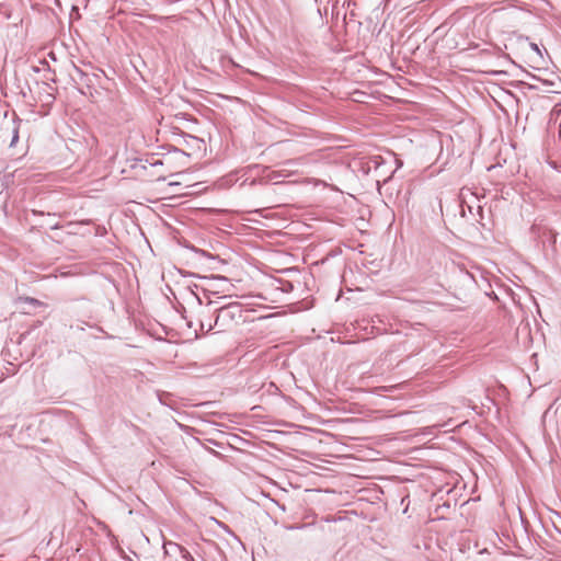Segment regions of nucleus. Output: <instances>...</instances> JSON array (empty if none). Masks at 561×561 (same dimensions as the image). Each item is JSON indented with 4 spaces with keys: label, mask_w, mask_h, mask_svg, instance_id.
I'll list each match as a JSON object with an SVG mask.
<instances>
[{
    "label": "nucleus",
    "mask_w": 561,
    "mask_h": 561,
    "mask_svg": "<svg viewBox=\"0 0 561 561\" xmlns=\"http://www.w3.org/2000/svg\"><path fill=\"white\" fill-rule=\"evenodd\" d=\"M217 317L214 323H208V331L214 328H218L219 331H226L229 325L234 321L236 317L241 316V308L237 304L224 306L221 308L216 309Z\"/></svg>",
    "instance_id": "f257e3e1"
},
{
    "label": "nucleus",
    "mask_w": 561,
    "mask_h": 561,
    "mask_svg": "<svg viewBox=\"0 0 561 561\" xmlns=\"http://www.w3.org/2000/svg\"><path fill=\"white\" fill-rule=\"evenodd\" d=\"M290 170L287 169V168H283L280 170H277V171H271L268 172L264 179L267 181V182H272L274 184H278V183H282L283 182V179L288 176L290 174Z\"/></svg>",
    "instance_id": "f03ea898"
},
{
    "label": "nucleus",
    "mask_w": 561,
    "mask_h": 561,
    "mask_svg": "<svg viewBox=\"0 0 561 561\" xmlns=\"http://www.w3.org/2000/svg\"><path fill=\"white\" fill-rule=\"evenodd\" d=\"M185 548L176 542L173 541H164L163 542V553L164 556H169L172 552H176L182 554L184 552Z\"/></svg>",
    "instance_id": "7ed1b4c3"
},
{
    "label": "nucleus",
    "mask_w": 561,
    "mask_h": 561,
    "mask_svg": "<svg viewBox=\"0 0 561 561\" xmlns=\"http://www.w3.org/2000/svg\"><path fill=\"white\" fill-rule=\"evenodd\" d=\"M181 557L185 561H195V559L193 558L191 552L188 550H186V549L184 550V552H182Z\"/></svg>",
    "instance_id": "20e7f679"
},
{
    "label": "nucleus",
    "mask_w": 561,
    "mask_h": 561,
    "mask_svg": "<svg viewBox=\"0 0 561 561\" xmlns=\"http://www.w3.org/2000/svg\"><path fill=\"white\" fill-rule=\"evenodd\" d=\"M530 47H531L533 50H535L536 53L540 54V50H539L537 44L531 43Z\"/></svg>",
    "instance_id": "39448f33"
},
{
    "label": "nucleus",
    "mask_w": 561,
    "mask_h": 561,
    "mask_svg": "<svg viewBox=\"0 0 561 561\" xmlns=\"http://www.w3.org/2000/svg\"><path fill=\"white\" fill-rule=\"evenodd\" d=\"M291 164H294L293 161H287V162L284 163V167L291 165Z\"/></svg>",
    "instance_id": "423d86ee"
},
{
    "label": "nucleus",
    "mask_w": 561,
    "mask_h": 561,
    "mask_svg": "<svg viewBox=\"0 0 561 561\" xmlns=\"http://www.w3.org/2000/svg\"><path fill=\"white\" fill-rule=\"evenodd\" d=\"M205 325H207V327H208V322H205V323H204V322H202V329H204V328H205Z\"/></svg>",
    "instance_id": "0eeeda50"
},
{
    "label": "nucleus",
    "mask_w": 561,
    "mask_h": 561,
    "mask_svg": "<svg viewBox=\"0 0 561 561\" xmlns=\"http://www.w3.org/2000/svg\"><path fill=\"white\" fill-rule=\"evenodd\" d=\"M205 325H207V327H208V322H205V323H204V322H202V329H204V328H205Z\"/></svg>",
    "instance_id": "6e6552de"
}]
</instances>
